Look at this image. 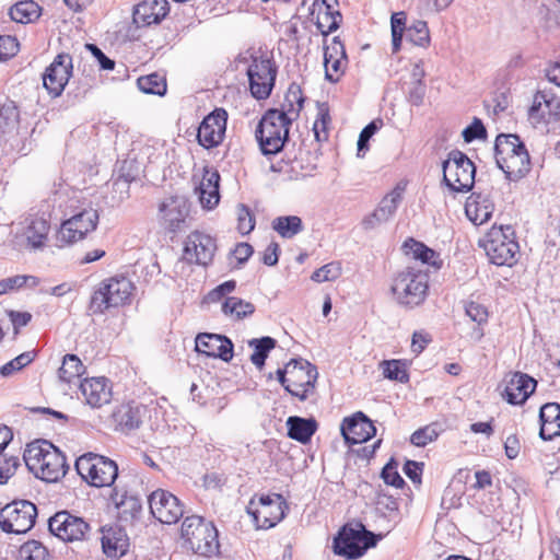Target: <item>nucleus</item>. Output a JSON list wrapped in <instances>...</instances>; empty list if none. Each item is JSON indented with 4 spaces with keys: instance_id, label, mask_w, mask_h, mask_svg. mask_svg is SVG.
<instances>
[{
    "instance_id": "nucleus-1",
    "label": "nucleus",
    "mask_w": 560,
    "mask_h": 560,
    "mask_svg": "<svg viewBox=\"0 0 560 560\" xmlns=\"http://www.w3.org/2000/svg\"><path fill=\"white\" fill-rule=\"evenodd\" d=\"M293 117L284 110L270 108L260 118L255 138L264 155H276L282 151L285 142L289 141V130Z\"/></svg>"
},
{
    "instance_id": "nucleus-2",
    "label": "nucleus",
    "mask_w": 560,
    "mask_h": 560,
    "mask_svg": "<svg viewBox=\"0 0 560 560\" xmlns=\"http://www.w3.org/2000/svg\"><path fill=\"white\" fill-rule=\"evenodd\" d=\"M479 244L493 265L512 267L517 261L520 246L511 225L492 226Z\"/></svg>"
},
{
    "instance_id": "nucleus-3",
    "label": "nucleus",
    "mask_w": 560,
    "mask_h": 560,
    "mask_svg": "<svg viewBox=\"0 0 560 560\" xmlns=\"http://www.w3.org/2000/svg\"><path fill=\"white\" fill-rule=\"evenodd\" d=\"M180 535L197 555L212 557L219 552V533L212 522L197 515L187 516L182 524Z\"/></svg>"
},
{
    "instance_id": "nucleus-4",
    "label": "nucleus",
    "mask_w": 560,
    "mask_h": 560,
    "mask_svg": "<svg viewBox=\"0 0 560 560\" xmlns=\"http://www.w3.org/2000/svg\"><path fill=\"white\" fill-rule=\"evenodd\" d=\"M390 289L399 305L413 308L422 304L427 298L428 275L408 267L395 276Z\"/></svg>"
},
{
    "instance_id": "nucleus-5",
    "label": "nucleus",
    "mask_w": 560,
    "mask_h": 560,
    "mask_svg": "<svg viewBox=\"0 0 560 560\" xmlns=\"http://www.w3.org/2000/svg\"><path fill=\"white\" fill-rule=\"evenodd\" d=\"M240 61L248 63L246 74L248 77L249 91L256 100H266L270 96L276 83L278 68L265 54H250L242 57Z\"/></svg>"
},
{
    "instance_id": "nucleus-6",
    "label": "nucleus",
    "mask_w": 560,
    "mask_h": 560,
    "mask_svg": "<svg viewBox=\"0 0 560 560\" xmlns=\"http://www.w3.org/2000/svg\"><path fill=\"white\" fill-rule=\"evenodd\" d=\"M383 535L368 530L362 524L358 528L345 525L334 538V552L347 559H358L373 548Z\"/></svg>"
},
{
    "instance_id": "nucleus-7",
    "label": "nucleus",
    "mask_w": 560,
    "mask_h": 560,
    "mask_svg": "<svg viewBox=\"0 0 560 560\" xmlns=\"http://www.w3.org/2000/svg\"><path fill=\"white\" fill-rule=\"evenodd\" d=\"M133 284L125 278H110L102 281L94 290L89 310L93 314H103L112 307H118L130 301Z\"/></svg>"
},
{
    "instance_id": "nucleus-8",
    "label": "nucleus",
    "mask_w": 560,
    "mask_h": 560,
    "mask_svg": "<svg viewBox=\"0 0 560 560\" xmlns=\"http://www.w3.org/2000/svg\"><path fill=\"white\" fill-rule=\"evenodd\" d=\"M74 466L80 477L96 488L112 486L118 476V466L113 459L91 452L81 455Z\"/></svg>"
},
{
    "instance_id": "nucleus-9",
    "label": "nucleus",
    "mask_w": 560,
    "mask_h": 560,
    "mask_svg": "<svg viewBox=\"0 0 560 560\" xmlns=\"http://www.w3.org/2000/svg\"><path fill=\"white\" fill-rule=\"evenodd\" d=\"M443 182L454 192H468L475 184L476 166L459 150H452L442 163Z\"/></svg>"
},
{
    "instance_id": "nucleus-10",
    "label": "nucleus",
    "mask_w": 560,
    "mask_h": 560,
    "mask_svg": "<svg viewBox=\"0 0 560 560\" xmlns=\"http://www.w3.org/2000/svg\"><path fill=\"white\" fill-rule=\"evenodd\" d=\"M287 509V501L281 494H260L250 499L247 513L257 528L269 529L284 518Z\"/></svg>"
},
{
    "instance_id": "nucleus-11",
    "label": "nucleus",
    "mask_w": 560,
    "mask_h": 560,
    "mask_svg": "<svg viewBox=\"0 0 560 560\" xmlns=\"http://www.w3.org/2000/svg\"><path fill=\"white\" fill-rule=\"evenodd\" d=\"M37 508L28 500H14L0 510V528L8 534H25L36 522Z\"/></svg>"
},
{
    "instance_id": "nucleus-12",
    "label": "nucleus",
    "mask_w": 560,
    "mask_h": 560,
    "mask_svg": "<svg viewBox=\"0 0 560 560\" xmlns=\"http://www.w3.org/2000/svg\"><path fill=\"white\" fill-rule=\"evenodd\" d=\"M98 219V211L90 207L65 220L56 234L57 246L63 247L83 240L89 233L95 231Z\"/></svg>"
},
{
    "instance_id": "nucleus-13",
    "label": "nucleus",
    "mask_w": 560,
    "mask_h": 560,
    "mask_svg": "<svg viewBox=\"0 0 560 560\" xmlns=\"http://www.w3.org/2000/svg\"><path fill=\"white\" fill-rule=\"evenodd\" d=\"M148 502L153 517L163 524H176L185 514L184 503L167 490H154Z\"/></svg>"
},
{
    "instance_id": "nucleus-14",
    "label": "nucleus",
    "mask_w": 560,
    "mask_h": 560,
    "mask_svg": "<svg viewBox=\"0 0 560 560\" xmlns=\"http://www.w3.org/2000/svg\"><path fill=\"white\" fill-rule=\"evenodd\" d=\"M48 529L63 541H80L86 538L90 525L84 518L68 511H59L48 520Z\"/></svg>"
},
{
    "instance_id": "nucleus-15",
    "label": "nucleus",
    "mask_w": 560,
    "mask_h": 560,
    "mask_svg": "<svg viewBox=\"0 0 560 560\" xmlns=\"http://www.w3.org/2000/svg\"><path fill=\"white\" fill-rule=\"evenodd\" d=\"M228 113L224 108H215L200 122L197 130L198 143L207 149L219 147L225 137Z\"/></svg>"
},
{
    "instance_id": "nucleus-16",
    "label": "nucleus",
    "mask_w": 560,
    "mask_h": 560,
    "mask_svg": "<svg viewBox=\"0 0 560 560\" xmlns=\"http://www.w3.org/2000/svg\"><path fill=\"white\" fill-rule=\"evenodd\" d=\"M217 249L215 238L209 234L194 231L185 241L183 257L188 264L206 267L212 262Z\"/></svg>"
},
{
    "instance_id": "nucleus-17",
    "label": "nucleus",
    "mask_w": 560,
    "mask_h": 560,
    "mask_svg": "<svg viewBox=\"0 0 560 560\" xmlns=\"http://www.w3.org/2000/svg\"><path fill=\"white\" fill-rule=\"evenodd\" d=\"M72 58L69 54H59L46 68L43 74V83L48 93L57 97L65 90L72 74Z\"/></svg>"
},
{
    "instance_id": "nucleus-18",
    "label": "nucleus",
    "mask_w": 560,
    "mask_h": 560,
    "mask_svg": "<svg viewBox=\"0 0 560 560\" xmlns=\"http://www.w3.org/2000/svg\"><path fill=\"white\" fill-rule=\"evenodd\" d=\"M341 435L349 445L361 444L376 434L372 420L362 411H358L342 420Z\"/></svg>"
},
{
    "instance_id": "nucleus-19",
    "label": "nucleus",
    "mask_w": 560,
    "mask_h": 560,
    "mask_svg": "<svg viewBox=\"0 0 560 560\" xmlns=\"http://www.w3.org/2000/svg\"><path fill=\"white\" fill-rule=\"evenodd\" d=\"M159 212L163 228L175 233L185 225L189 213V203L183 196H173L161 202Z\"/></svg>"
},
{
    "instance_id": "nucleus-20",
    "label": "nucleus",
    "mask_w": 560,
    "mask_h": 560,
    "mask_svg": "<svg viewBox=\"0 0 560 560\" xmlns=\"http://www.w3.org/2000/svg\"><path fill=\"white\" fill-rule=\"evenodd\" d=\"M233 342L223 335L202 332L196 337V351L207 357L230 362L233 358Z\"/></svg>"
},
{
    "instance_id": "nucleus-21",
    "label": "nucleus",
    "mask_w": 560,
    "mask_h": 560,
    "mask_svg": "<svg viewBox=\"0 0 560 560\" xmlns=\"http://www.w3.org/2000/svg\"><path fill=\"white\" fill-rule=\"evenodd\" d=\"M536 386L537 382L534 377L515 372L511 375L502 396L510 405H523L535 392Z\"/></svg>"
},
{
    "instance_id": "nucleus-22",
    "label": "nucleus",
    "mask_w": 560,
    "mask_h": 560,
    "mask_svg": "<svg viewBox=\"0 0 560 560\" xmlns=\"http://www.w3.org/2000/svg\"><path fill=\"white\" fill-rule=\"evenodd\" d=\"M145 413L144 406L130 401L116 407L112 413L115 429L122 433H129L140 428L143 416Z\"/></svg>"
},
{
    "instance_id": "nucleus-23",
    "label": "nucleus",
    "mask_w": 560,
    "mask_h": 560,
    "mask_svg": "<svg viewBox=\"0 0 560 560\" xmlns=\"http://www.w3.org/2000/svg\"><path fill=\"white\" fill-rule=\"evenodd\" d=\"M166 0L143 1L133 9L132 21L137 27L159 24L167 14Z\"/></svg>"
},
{
    "instance_id": "nucleus-24",
    "label": "nucleus",
    "mask_w": 560,
    "mask_h": 560,
    "mask_svg": "<svg viewBox=\"0 0 560 560\" xmlns=\"http://www.w3.org/2000/svg\"><path fill=\"white\" fill-rule=\"evenodd\" d=\"M80 390L92 408H101L112 399V388L105 377L85 378L80 383Z\"/></svg>"
},
{
    "instance_id": "nucleus-25",
    "label": "nucleus",
    "mask_w": 560,
    "mask_h": 560,
    "mask_svg": "<svg viewBox=\"0 0 560 560\" xmlns=\"http://www.w3.org/2000/svg\"><path fill=\"white\" fill-rule=\"evenodd\" d=\"M101 542L103 552L114 559L122 557L129 547V538L125 529L117 525L102 528Z\"/></svg>"
},
{
    "instance_id": "nucleus-26",
    "label": "nucleus",
    "mask_w": 560,
    "mask_h": 560,
    "mask_svg": "<svg viewBox=\"0 0 560 560\" xmlns=\"http://www.w3.org/2000/svg\"><path fill=\"white\" fill-rule=\"evenodd\" d=\"M110 501L115 504L117 516L120 522L133 523L139 520L142 512L141 500L133 494L127 492L120 493L116 488L113 489Z\"/></svg>"
},
{
    "instance_id": "nucleus-27",
    "label": "nucleus",
    "mask_w": 560,
    "mask_h": 560,
    "mask_svg": "<svg viewBox=\"0 0 560 560\" xmlns=\"http://www.w3.org/2000/svg\"><path fill=\"white\" fill-rule=\"evenodd\" d=\"M494 205L488 195L472 192L466 200L465 213L475 225L488 222L493 213Z\"/></svg>"
},
{
    "instance_id": "nucleus-28",
    "label": "nucleus",
    "mask_w": 560,
    "mask_h": 560,
    "mask_svg": "<svg viewBox=\"0 0 560 560\" xmlns=\"http://www.w3.org/2000/svg\"><path fill=\"white\" fill-rule=\"evenodd\" d=\"M40 465L42 470H39L37 478L47 482L58 481L69 468L66 456L52 443L51 448L46 452V459Z\"/></svg>"
},
{
    "instance_id": "nucleus-29",
    "label": "nucleus",
    "mask_w": 560,
    "mask_h": 560,
    "mask_svg": "<svg viewBox=\"0 0 560 560\" xmlns=\"http://www.w3.org/2000/svg\"><path fill=\"white\" fill-rule=\"evenodd\" d=\"M220 174L217 170L205 168V174L196 188L202 208L211 210L220 201Z\"/></svg>"
},
{
    "instance_id": "nucleus-30",
    "label": "nucleus",
    "mask_w": 560,
    "mask_h": 560,
    "mask_svg": "<svg viewBox=\"0 0 560 560\" xmlns=\"http://www.w3.org/2000/svg\"><path fill=\"white\" fill-rule=\"evenodd\" d=\"M291 370L293 373L288 377L289 384L315 387L318 372L314 364L302 358L291 359Z\"/></svg>"
},
{
    "instance_id": "nucleus-31",
    "label": "nucleus",
    "mask_w": 560,
    "mask_h": 560,
    "mask_svg": "<svg viewBox=\"0 0 560 560\" xmlns=\"http://www.w3.org/2000/svg\"><path fill=\"white\" fill-rule=\"evenodd\" d=\"M498 167L510 182H517L524 178L532 168L530 156L527 149L524 148L516 155H513V158L508 159L506 162L498 165Z\"/></svg>"
},
{
    "instance_id": "nucleus-32",
    "label": "nucleus",
    "mask_w": 560,
    "mask_h": 560,
    "mask_svg": "<svg viewBox=\"0 0 560 560\" xmlns=\"http://www.w3.org/2000/svg\"><path fill=\"white\" fill-rule=\"evenodd\" d=\"M526 148L520 136L515 133H500L494 142V158L497 166L513 158Z\"/></svg>"
},
{
    "instance_id": "nucleus-33",
    "label": "nucleus",
    "mask_w": 560,
    "mask_h": 560,
    "mask_svg": "<svg viewBox=\"0 0 560 560\" xmlns=\"http://www.w3.org/2000/svg\"><path fill=\"white\" fill-rule=\"evenodd\" d=\"M288 436L302 444L311 441L317 430V422L314 418H302L291 416L287 420Z\"/></svg>"
},
{
    "instance_id": "nucleus-34",
    "label": "nucleus",
    "mask_w": 560,
    "mask_h": 560,
    "mask_svg": "<svg viewBox=\"0 0 560 560\" xmlns=\"http://www.w3.org/2000/svg\"><path fill=\"white\" fill-rule=\"evenodd\" d=\"M335 2L337 0H322V3L317 4L318 15L315 24L324 36L337 31L342 20L340 12L332 10V3Z\"/></svg>"
},
{
    "instance_id": "nucleus-35",
    "label": "nucleus",
    "mask_w": 560,
    "mask_h": 560,
    "mask_svg": "<svg viewBox=\"0 0 560 560\" xmlns=\"http://www.w3.org/2000/svg\"><path fill=\"white\" fill-rule=\"evenodd\" d=\"M49 230L50 223L43 215H35L31 218L24 232L27 247L34 250L44 248Z\"/></svg>"
},
{
    "instance_id": "nucleus-36",
    "label": "nucleus",
    "mask_w": 560,
    "mask_h": 560,
    "mask_svg": "<svg viewBox=\"0 0 560 560\" xmlns=\"http://www.w3.org/2000/svg\"><path fill=\"white\" fill-rule=\"evenodd\" d=\"M51 448V442L46 440H37L27 444L23 459L27 469L37 478L42 470V463L46 459V452Z\"/></svg>"
},
{
    "instance_id": "nucleus-37",
    "label": "nucleus",
    "mask_w": 560,
    "mask_h": 560,
    "mask_svg": "<svg viewBox=\"0 0 560 560\" xmlns=\"http://www.w3.org/2000/svg\"><path fill=\"white\" fill-rule=\"evenodd\" d=\"M42 8L33 0L15 3L9 11L10 18L18 23L26 24L36 21L40 16Z\"/></svg>"
},
{
    "instance_id": "nucleus-38",
    "label": "nucleus",
    "mask_w": 560,
    "mask_h": 560,
    "mask_svg": "<svg viewBox=\"0 0 560 560\" xmlns=\"http://www.w3.org/2000/svg\"><path fill=\"white\" fill-rule=\"evenodd\" d=\"M276 339L269 336L249 340L248 346L254 349L250 355L252 363L256 368L261 369L265 365L269 352L276 347Z\"/></svg>"
},
{
    "instance_id": "nucleus-39",
    "label": "nucleus",
    "mask_w": 560,
    "mask_h": 560,
    "mask_svg": "<svg viewBox=\"0 0 560 560\" xmlns=\"http://www.w3.org/2000/svg\"><path fill=\"white\" fill-rule=\"evenodd\" d=\"M271 226L283 238H292L303 231V222L298 215L277 217Z\"/></svg>"
},
{
    "instance_id": "nucleus-40",
    "label": "nucleus",
    "mask_w": 560,
    "mask_h": 560,
    "mask_svg": "<svg viewBox=\"0 0 560 560\" xmlns=\"http://www.w3.org/2000/svg\"><path fill=\"white\" fill-rule=\"evenodd\" d=\"M221 310L225 315L232 316L235 319H243L255 312V305L241 298L229 296L222 303Z\"/></svg>"
},
{
    "instance_id": "nucleus-41",
    "label": "nucleus",
    "mask_w": 560,
    "mask_h": 560,
    "mask_svg": "<svg viewBox=\"0 0 560 560\" xmlns=\"http://www.w3.org/2000/svg\"><path fill=\"white\" fill-rule=\"evenodd\" d=\"M85 372V366L78 355L68 353L63 357L62 364L59 368V378L65 383H71Z\"/></svg>"
},
{
    "instance_id": "nucleus-42",
    "label": "nucleus",
    "mask_w": 560,
    "mask_h": 560,
    "mask_svg": "<svg viewBox=\"0 0 560 560\" xmlns=\"http://www.w3.org/2000/svg\"><path fill=\"white\" fill-rule=\"evenodd\" d=\"M404 189L400 187L394 188L387 194L380 202L378 207L374 210V217H381V220L388 221L396 212L401 199Z\"/></svg>"
},
{
    "instance_id": "nucleus-43",
    "label": "nucleus",
    "mask_w": 560,
    "mask_h": 560,
    "mask_svg": "<svg viewBox=\"0 0 560 560\" xmlns=\"http://www.w3.org/2000/svg\"><path fill=\"white\" fill-rule=\"evenodd\" d=\"M20 112L13 101H5L0 105V132L10 133L18 128Z\"/></svg>"
},
{
    "instance_id": "nucleus-44",
    "label": "nucleus",
    "mask_w": 560,
    "mask_h": 560,
    "mask_svg": "<svg viewBox=\"0 0 560 560\" xmlns=\"http://www.w3.org/2000/svg\"><path fill=\"white\" fill-rule=\"evenodd\" d=\"M404 248L407 254H412L413 258L420 260L423 264L431 266H438L436 258L438 254L425 244L418 242L413 238H409L404 243Z\"/></svg>"
},
{
    "instance_id": "nucleus-45",
    "label": "nucleus",
    "mask_w": 560,
    "mask_h": 560,
    "mask_svg": "<svg viewBox=\"0 0 560 560\" xmlns=\"http://www.w3.org/2000/svg\"><path fill=\"white\" fill-rule=\"evenodd\" d=\"M348 63L347 56L337 57L331 52H324L325 78L331 83H337L343 74Z\"/></svg>"
},
{
    "instance_id": "nucleus-46",
    "label": "nucleus",
    "mask_w": 560,
    "mask_h": 560,
    "mask_svg": "<svg viewBox=\"0 0 560 560\" xmlns=\"http://www.w3.org/2000/svg\"><path fill=\"white\" fill-rule=\"evenodd\" d=\"M304 96L301 90V86L296 83H292L289 86V90L284 97V104L283 108L281 110H284L288 113L289 116L293 117V120L299 117L300 110L303 107L304 104Z\"/></svg>"
},
{
    "instance_id": "nucleus-47",
    "label": "nucleus",
    "mask_w": 560,
    "mask_h": 560,
    "mask_svg": "<svg viewBox=\"0 0 560 560\" xmlns=\"http://www.w3.org/2000/svg\"><path fill=\"white\" fill-rule=\"evenodd\" d=\"M137 85L139 90L145 94L162 96L166 93V81L158 73L140 77L137 80Z\"/></svg>"
},
{
    "instance_id": "nucleus-48",
    "label": "nucleus",
    "mask_w": 560,
    "mask_h": 560,
    "mask_svg": "<svg viewBox=\"0 0 560 560\" xmlns=\"http://www.w3.org/2000/svg\"><path fill=\"white\" fill-rule=\"evenodd\" d=\"M383 368V374L385 378L390 381H396L402 384L409 382V373L407 371V365L401 360H384L381 363Z\"/></svg>"
},
{
    "instance_id": "nucleus-49",
    "label": "nucleus",
    "mask_w": 560,
    "mask_h": 560,
    "mask_svg": "<svg viewBox=\"0 0 560 560\" xmlns=\"http://www.w3.org/2000/svg\"><path fill=\"white\" fill-rule=\"evenodd\" d=\"M407 40L416 46L428 47L430 44V32L425 21H415L407 27Z\"/></svg>"
},
{
    "instance_id": "nucleus-50",
    "label": "nucleus",
    "mask_w": 560,
    "mask_h": 560,
    "mask_svg": "<svg viewBox=\"0 0 560 560\" xmlns=\"http://www.w3.org/2000/svg\"><path fill=\"white\" fill-rule=\"evenodd\" d=\"M406 20L405 12L394 13L390 18L393 54H397L400 50L404 33L407 32Z\"/></svg>"
},
{
    "instance_id": "nucleus-51",
    "label": "nucleus",
    "mask_w": 560,
    "mask_h": 560,
    "mask_svg": "<svg viewBox=\"0 0 560 560\" xmlns=\"http://www.w3.org/2000/svg\"><path fill=\"white\" fill-rule=\"evenodd\" d=\"M20 557L23 560H51L48 549L37 540H30L20 548Z\"/></svg>"
},
{
    "instance_id": "nucleus-52",
    "label": "nucleus",
    "mask_w": 560,
    "mask_h": 560,
    "mask_svg": "<svg viewBox=\"0 0 560 560\" xmlns=\"http://www.w3.org/2000/svg\"><path fill=\"white\" fill-rule=\"evenodd\" d=\"M330 121L329 108L326 103L318 105L317 117L313 125L314 136L317 141H326L328 139L327 126Z\"/></svg>"
},
{
    "instance_id": "nucleus-53",
    "label": "nucleus",
    "mask_w": 560,
    "mask_h": 560,
    "mask_svg": "<svg viewBox=\"0 0 560 560\" xmlns=\"http://www.w3.org/2000/svg\"><path fill=\"white\" fill-rule=\"evenodd\" d=\"M383 126L382 119H374L371 122H369L360 132L359 139H358V153L357 155L359 158H363L365 155V152L369 150V141L370 139L380 130V128Z\"/></svg>"
},
{
    "instance_id": "nucleus-54",
    "label": "nucleus",
    "mask_w": 560,
    "mask_h": 560,
    "mask_svg": "<svg viewBox=\"0 0 560 560\" xmlns=\"http://www.w3.org/2000/svg\"><path fill=\"white\" fill-rule=\"evenodd\" d=\"M36 354L33 351H26L15 357L8 363L3 364L0 368V375L7 377L11 376L13 373L22 370L24 366L28 365L35 359Z\"/></svg>"
},
{
    "instance_id": "nucleus-55",
    "label": "nucleus",
    "mask_w": 560,
    "mask_h": 560,
    "mask_svg": "<svg viewBox=\"0 0 560 560\" xmlns=\"http://www.w3.org/2000/svg\"><path fill=\"white\" fill-rule=\"evenodd\" d=\"M341 275V267L338 262H329L316 269L311 279L315 282L334 281Z\"/></svg>"
},
{
    "instance_id": "nucleus-56",
    "label": "nucleus",
    "mask_w": 560,
    "mask_h": 560,
    "mask_svg": "<svg viewBox=\"0 0 560 560\" xmlns=\"http://www.w3.org/2000/svg\"><path fill=\"white\" fill-rule=\"evenodd\" d=\"M438 436L439 432L436 431L434 425H425L423 428L416 430L411 434L410 442L411 444L418 447H424L429 443L435 441Z\"/></svg>"
},
{
    "instance_id": "nucleus-57",
    "label": "nucleus",
    "mask_w": 560,
    "mask_h": 560,
    "mask_svg": "<svg viewBox=\"0 0 560 560\" xmlns=\"http://www.w3.org/2000/svg\"><path fill=\"white\" fill-rule=\"evenodd\" d=\"M465 142L470 143L475 140L487 138V129L481 119L475 117L472 122L468 125L462 132Z\"/></svg>"
},
{
    "instance_id": "nucleus-58",
    "label": "nucleus",
    "mask_w": 560,
    "mask_h": 560,
    "mask_svg": "<svg viewBox=\"0 0 560 560\" xmlns=\"http://www.w3.org/2000/svg\"><path fill=\"white\" fill-rule=\"evenodd\" d=\"M237 222H238L237 230L243 235H246L254 230L255 219L247 206L238 205Z\"/></svg>"
},
{
    "instance_id": "nucleus-59",
    "label": "nucleus",
    "mask_w": 560,
    "mask_h": 560,
    "mask_svg": "<svg viewBox=\"0 0 560 560\" xmlns=\"http://www.w3.org/2000/svg\"><path fill=\"white\" fill-rule=\"evenodd\" d=\"M381 477L384 482L388 486H393L397 489H400L405 486V480L399 475L396 469V463L394 459H390L382 469Z\"/></svg>"
},
{
    "instance_id": "nucleus-60",
    "label": "nucleus",
    "mask_w": 560,
    "mask_h": 560,
    "mask_svg": "<svg viewBox=\"0 0 560 560\" xmlns=\"http://www.w3.org/2000/svg\"><path fill=\"white\" fill-rule=\"evenodd\" d=\"M20 49V44L14 36L0 35V60L14 57Z\"/></svg>"
},
{
    "instance_id": "nucleus-61",
    "label": "nucleus",
    "mask_w": 560,
    "mask_h": 560,
    "mask_svg": "<svg viewBox=\"0 0 560 560\" xmlns=\"http://www.w3.org/2000/svg\"><path fill=\"white\" fill-rule=\"evenodd\" d=\"M20 465L19 457L11 456L9 458L4 457L2 453L0 454V483H7V481L12 477Z\"/></svg>"
},
{
    "instance_id": "nucleus-62",
    "label": "nucleus",
    "mask_w": 560,
    "mask_h": 560,
    "mask_svg": "<svg viewBox=\"0 0 560 560\" xmlns=\"http://www.w3.org/2000/svg\"><path fill=\"white\" fill-rule=\"evenodd\" d=\"M466 315L478 325L486 324L488 322L487 308L477 302H468L465 306Z\"/></svg>"
},
{
    "instance_id": "nucleus-63",
    "label": "nucleus",
    "mask_w": 560,
    "mask_h": 560,
    "mask_svg": "<svg viewBox=\"0 0 560 560\" xmlns=\"http://www.w3.org/2000/svg\"><path fill=\"white\" fill-rule=\"evenodd\" d=\"M547 91H537L534 95L532 106L528 109V115L533 119L541 120L545 118L546 110L542 109V102H546Z\"/></svg>"
},
{
    "instance_id": "nucleus-64",
    "label": "nucleus",
    "mask_w": 560,
    "mask_h": 560,
    "mask_svg": "<svg viewBox=\"0 0 560 560\" xmlns=\"http://www.w3.org/2000/svg\"><path fill=\"white\" fill-rule=\"evenodd\" d=\"M540 421L560 422V404L547 402L541 406L539 411Z\"/></svg>"
}]
</instances>
